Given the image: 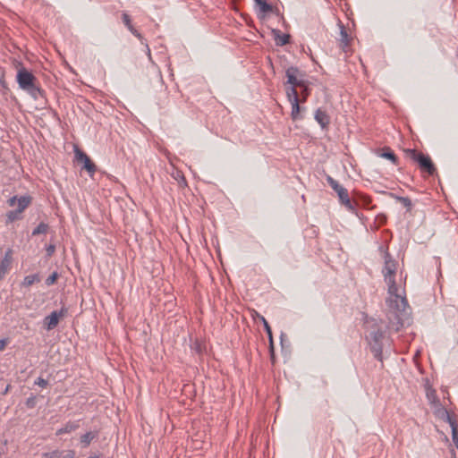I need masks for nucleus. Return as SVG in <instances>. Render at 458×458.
Instances as JSON below:
<instances>
[{"mask_svg":"<svg viewBox=\"0 0 458 458\" xmlns=\"http://www.w3.org/2000/svg\"><path fill=\"white\" fill-rule=\"evenodd\" d=\"M385 266L383 275L388 286V297L386 301L387 306L388 327L399 331L409 321L411 308L405 297L404 290L401 291L394 280L396 262L388 252L384 256Z\"/></svg>","mask_w":458,"mask_h":458,"instance_id":"nucleus-1","label":"nucleus"},{"mask_svg":"<svg viewBox=\"0 0 458 458\" xmlns=\"http://www.w3.org/2000/svg\"><path fill=\"white\" fill-rule=\"evenodd\" d=\"M16 81L19 87L35 100L43 96V90L38 83V79L27 69L22 67L18 70Z\"/></svg>","mask_w":458,"mask_h":458,"instance_id":"nucleus-2","label":"nucleus"},{"mask_svg":"<svg viewBox=\"0 0 458 458\" xmlns=\"http://www.w3.org/2000/svg\"><path fill=\"white\" fill-rule=\"evenodd\" d=\"M404 153L407 157L419 165L421 171L428 173L429 175H433L436 173L435 165L428 155L410 148L404 149Z\"/></svg>","mask_w":458,"mask_h":458,"instance_id":"nucleus-3","label":"nucleus"},{"mask_svg":"<svg viewBox=\"0 0 458 458\" xmlns=\"http://www.w3.org/2000/svg\"><path fill=\"white\" fill-rule=\"evenodd\" d=\"M385 338L384 333L379 330H373L369 333V344L370 346V350L374 354V357L383 362V340Z\"/></svg>","mask_w":458,"mask_h":458,"instance_id":"nucleus-4","label":"nucleus"},{"mask_svg":"<svg viewBox=\"0 0 458 458\" xmlns=\"http://www.w3.org/2000/svg\"><path fill=\"white\" fill-rule=\"evenodd\" d=\"M427 399L428 400L429 403L434 406L436 409L435 413L436 415L440 418L441 420L446 421L449 420L450 418L453 416L448 412V411L443 407L441 404L439 399L437 398V392L435 389L428 387L427 389Z\"/></svg>","mask_w":458,"mask_h":458,"instance_id":"nucleus-5","label":"nucleus"},{"mask_svg":"<svg viewBox=\"0 0 458 458\" xmlns=\"http://www.w3.org/2000/svg\"><path fill=\"white\" fill-rule=\"evenodd\" d=\"M285 76L287 78L286 83L291 87L301 88V86H305L306 81L302 78L301 74V71L293 66L289 67L285 72Z\"/></svg>","mask_w":458,"mask_h":458,"instance_id":"nucleus-6","label":"nucleus"},{"mask_svg":"<svg viewBox=\"0 0 458 458\" xmlns=\"http://www.w3.org/2000/svg\"><path fill=\"white\" fill-rule=\"evenodd\" d=\"M68 310L63 307L59 311L55 310L47 316L44 319L45 328L47 330H52L55 328L59 323L60 318H64L67 314Z\"/></svg>","mask_w":458,"mask_h":458,"instance_id":"nucleus-7","label":"nucleus"},{"mask_svg":"<svg viewBox=\"0 0 458 458\" xmlns=\"http://www.w3.org/2000/svg\"><path fill=\"white\" fill-rule=\"evenodd\" d=\"M339 201L344 205L347 210L357 215L356 212V202H352L349 197L348 191L344 187H340L337 191Z\"/></svg>","mask_w":458,"mask_h":458,"instance_id":"nucleus-8","label":"nucleus"},{"mask_svg":"<svg viewBox=\"0 0 458 458\" xmlns=\"http://www.w3.org/2000/svg\"><path fill=\"white\" fill-rule=\"evenodd\" d=\"M75 157L78 162L83 163V168L92 176L96 172V165L91 161L89 157L80 149L75 150Z\"/></svg>","mask_w":458,"mask_h":458,"instance_id":"nucleus-9","label":"nucleus"},{"mask_svg":"<svg viewBox=\"0 0 458 458\" xmlns=\"http://www.w3.org/2000/svg\"><path fill=\"white\" fill-rule=\"evenodd\" d=\"M31 202V197L30 196H13L8 200L10 207H17L16 210L21 214L29 207Z\"/></svg>","mask_w":458,"mask_h":458,"instance_id":"nucleus-10","label":"nucleus"},{"mask_svg":"<svg viewBox=\"0 0 458 458\" xmlns=\"http://www.w3.org/2000/svg\"><path fill=\"white\" fill-rule=\"evenodd\" d=\"M122 19H123V21L124 25L127 27V29L136 38H138L142 44H144L146 46L147 54H148V55L149 57V59H150L151 58V55H150V49L148 47V45L147 43H145V39L142 37V35L132 26L130 16L126 13H123V15H122Z\"/></svg>","mask_w":458,"mask_h":458,"instance_id":"nucleus-11","label":"nucleus"},{"mask_svg":"<svg viewBox=\"0 0 458 458\" xmlns=\"http://www.w3.org/2000/svg\"><path fill=\"white\" fill-rule=\"evenodd\" d=\"M339 29H340V38H339V43L340 47L343 49L344 52H347L351 38L348 35L344 26L342 22H339Z\"/></svg>","mask_w":458,"mask_h":458,"instance_id":"nucleus-12","label":"nucleus"},{"mask_svg":"<svg viewBox=\"0 0 458 458\" xmlns=\"http://www.w3.org/2000/svg\"><path fill=\"white\" fill-rule=\"evenodd\" d=\"M315 120L322 129L327 128L330 123V117L326 111L318 108L315 113Z\"/></svg>","mask_w":458,"mask_h":458,"instance_id":"nucleus-13","label":"nucleus"},{"mask_svg":"<svg viewBox=\"0 0 458 458\" xmlns=\"http://www.w3.org/2000/svg\"><path fill=\"white\" fill-rule=\"evenodd\" d=\"M12 263V256H11V250H8L4 258L0 262V281L4 276V275L7 273L10 266Z\"/></svg>","mask_w":458,"mask_h":458,"instance_id":"nucleus-14","label":"nucleus"},{"mask_svg":"<svg viewBox=\"0 0 458 458\" xmlns=\"http://www.w3.org/2000/svg\"><path fill=\"white\" fill-rule=\"evenodd\" d=\"M300 102H302L301 99L291 101L292 105V112H291V117L293 121L300 120L302 118L301 115V107L300 106Z\"/></svg>","mask_w":458,"mask_h":458,"instance_id":"nucleus-15","label":"nucleus"},{"mask_svg":"<svg viewBox=\"0 0 458 458\" xmlns=\"http://www.w3.org/2000/svg\"><path fill=\"white\" fill-rule=\"evenodd\" d=\"M254 2L256 6L259 7V15H264L266 13L272 12L273 10L272 5L267 3L265 0H254Z\"/></svg>","mask_w":458,"mask_h":458,"instance_id":"nucleus-16","label":"nucleus"},{"mask_svg":"<svg viewBox=\"0 0 458 458\" xmlns=\"http://www.w3.org/2000/svg\"><path fill=\"white\" fill-rule=\"evenodd\" d=\"M273 34L277 46H284L289 43L290 36L288 34H282L278 30H274Z\"/></svg>","mask_w":458,"mask_h":458,"instance_id":"nucleus-17","label":"nucleus"},{"mask_svg":"<svg viewBox=\"0 0 458 458\" xmlns=\"http://www.w3.org/2000/svg\"><path fill=\"white\" fill-rule=\"evenodd\" d=\"M260 319L264 325V328L268 335L269 343H270V352L272 358L274 357V345H273V335H272V330L268 324V322L266 320L264 317H260Z\"/></svg>","mask_w":458,"mask_h":458,"instance_id":"nucleus-18","label":"nucleus"},{"mask_svg":"<svg viewBox=\"0 0 458 458\" xmlns=\"http://www.w3.org/2000/svg\"><path fill=\"white\" fill-rule=\"evenodd\" d=\"M78 428H79V425L77 423L68 422L64 425V427L59 428L56 431V435L60 436L63 434L71 433V432L74 431L75 429H77Z\"/></svg>","mask_w":458,"mask_h":458,"instance_id":"nucleus-19","label":"nucleus"},{"mask_svg":"<svg viewBox=\"0 0 458 458\" xmlns=\"http://www.w3.org/2000/svg\"><path fill=\"white\" fill-rule=\"evenodd\" d=\"M38 282H40V277H39V276L38 274L29 275V276L24 277V279H23V281L21 283V285L25 286V287H30L33 284L38 283Z\"/></svg>","mask_w":458,"mask_h":458,"instance_id":"nucleus-20","label":"nucleus"},{"mask_svg":"<svg viewBox=\"0 0 458 458\" xmlns=\"http://www.w3.org/2000/svg\"><path fill=\"white\" fill-rule=\"evenodd\" d=\"M380 157L391 160L394 164H397V157L390 148H383Z\"/></svg>","mask_w":458,"mask_h":458,"instance_id":"nucleus-21","label":"nucleus"},{"mask_svg":"<svg viewBox=\"0 0 458 458\" xmlns=\"http://www.w3.org/2000/svg\"><path fill=\"white\" fill-rule=\"evenodd\" d=\"M286 96L289 102L300 99L299 92L296 87H288L286 89Z\"/></svg>","mask_w":458,"mask_h":458,"instance_id":"nucleus-22","label":"nucleus"},{"mask_svg":"<svg viewBox=\"0 0 458 458\" xmlns=\"http://www.w3.org/2000/svg\"><path fill=\"white\" fill-rule=\"evenodd\" d=\"M391 197L394 198L397 201L402 203L408 210L411 208L412 203L411 200L408 197H400L396 196L394 193H390Z\"/></svg>","mask_w":458,"mask_h":458,"instance_id":"nucleus-23","label":"nucleus"},{"mask_svg":"<svg viewBox=\"0 0 458 458\" xmlns=\"http://www.w3.org/2000/svg\"><path fill=\"white\" fill-rule=\"evenodd\" d=\"M48 231V225L41 222L33 231L32 235L45 234Z\"/></svg>","mask_w":458,"mask_h":458,"instance_id":"nucleus-24","label":"nucleus"},{"mask_svg":"<svg viewBox=\"0 0 458 458\" xmlns=\"http://www.w3.org/2000/svg\"><path fill=\"white\" fill-rule=\"evenodd\" d=\"M95 437L96 435L93 432H87L81 436V442L84 446H88Z\"/></svg>","mask_w":458,"mask_h":458,"instance_id":"nucleus-25","label":"nucleus"},{"mask_svg":"<svg viewBox=\"0 0 458 458\" xmlns=\"http://www.w3.org/2000/svg\"><path fill=\"white\" fill-rule=\"evenodd\" d=\"M301 97L300 98L302 102L306 101L308 96L310 95V89L308 86V82H305V86H301Z\"/></svg>","mask_w":458,"mask_h":458,"instance_id":"nucleus-26","label":"nucleus"},{"mask_svg":"<svg viewBox=\"0 0 458 458\" xmlns=\"http://www.w3.org/2000/svg\"><path fill=\"white\" fill-rule=\"evenodd\" d=\"M174 178L178 181L180 186L187 185L185 177L180 171H176V173L174 174Z\"/></svg>","mask_w":458,"mask_h":458,"instance_id":"nucleus-27","label":"nucleus"},{"mask_svg":"<svg viewBox=\"0 0 458 458\" xmlns=\"http://www.w3.org/2000/svg\"><path fill=\"white\" fill-rule=\"evenodd\" d=\"M327 181L328 182V184L330 185V187L335 191H337L338 189L340 187H342L341 184L338 183L337 181H335L334 178H332L331 176L327 175Z\"/></svg>","mask_w":458,"mask_h":458,"instance_id":"nucleus-28","label":"nucleus"},{"mask_svg":"<svg viewBox=\"0 0 458 458\" xmlns=\"http://www.w3.org/2000/svg\"><path fill=\"white\" fill-rule=\"evenodd\" d=\"M58 278V273L57 272H53L47 279H46V284L47 286H50L52 284H54L56 280Z\"/></svg>","mask_w":458,"mask_h":458,"instance_id":"nucleus-29","label":"nucleus"},{"mask_svg":"<svg viewBox=\"0 0 458 458\" xmlns=\"http://www.w3.org/2000/svg\"><path fill=\"white\" fill-rule=\"evenodd\" d=\"M60 456V450H54L52 452H47L42 454L41 458H59Z\"/></svg>","mask_w":458,"mask_h":458,"instance_id":"nucleus-30","label":"nucleus"},{"mask_svg":"<svg viewBox=\"0 0 458 458\" xmlns=\"http://www.w3.org/2000/svg\"><path fill=\"white\" fill-rule=\"evenodd\" d=\"M20 214L21 213L18 212L16 209L11 210L7 213V217H8L9 221L13 222V221L20 218Z\"/></svg>","mask_w":458,"mask_h":458,"instance_id":"nucleus-31","label":"nucleus"},{"mask_svg":"<svg viewBox=\"0 0 458 458\" xmlns=\"http://www.w3.org/2000/svg\"><path fill=\"white\" fill-rule=\"evenodd\" d=\"M75 453L72 450L60 451L59 458H74Z\"/></svg>","mask_w":458,"mask_h":458,"instance_id":"nucleus-32","label":"nucleus"},{"mask_svg":"<svg viewBox=\"0 0 458 458\" xmlns=\"http://www.w3.org/2000/svg\"><path fill=\"white\" fill-rule=\"evenodd\" d=\"M36 405V397L35 396H31L30 398L27 399L26 401V406L28 408H34Z\"/></svg>","mask_w":458,"mask_h":458,"instance_id":"nucleus-33","label":"nucleus"},{"mask_svg":"<svg viewBox=\"0 0 458 458\" xmlns=\"http://www.w3.org/2000/svg\"><path fill=\"white\" fill-rule=\"evenodd\" d=\"M35 385H38L40 387H47V386L48 385V382L47 380L42 378V377H38L36 381H35Z\"/></svg>","mask_w":458,"mask_h":458,"instance_id":"nucleus-34","label":"nucleus"},{"mask_svg":"<svg viewBox=\"0 0 458 458\" xmlns=\"http://www.w3.org/2000/svg\"><path fill=\"white\" fill-rule=\"evenodd\" d=\"M360 201H361V205L366 208L369 206V204L371 202V199L368 196H360Z\"/></svg>","mask_w":458,"mask_h":458,"instance_id":"nucleus-35","label":"nucleus"},{"mask_svg":"<svg viewBox=\"0 0 458 458\" xmlns=\"http://www.w3.org/2000/svg\"><path fill=\"white\" fill-rule=\"evenodd\" d=\"M55 247L54 245H49L47 248V252L48 256H51L55 252Z\"/></svg>","mask_w":458,"mask_h":458,"instance_id":"nucleus-36","label":"nucleus"},{"mask_svg":"<svg viewBox=\"0 0 458 458\" xmlns=\"http://www.w3.org/2000/svg\"><path fill=\"white\" fill-rule=\"evenodd\" d=\"M6 346V341L4 339L0 340V351H3Z\"/></svg>","mask_w":458,"mask_h":458,"instance_id":"nucleus-37","label":"nucleus"},{"mask_svg":"<svg viewBox=\"0 0 458 458\" xmlns=\"http://www.w3.org/2000/svg\"><path fill=\"white\" fill-rule=\"evenodd\" d=\"M377 219H379V222L381 224L385 223L386 222V216L384 215H381L377 217Z\"/></svg>","mask_w":458,"mask_h":458,"instance_id":"nucleus-38","label":"nucleus"},{"mask_svg":"<svg viewBox=\"0 0 458 458\" xmlns=\"http://www.w3.org/2000/svg\"><path fill=\"white\" fill-rule=\"evenodd\" d=\"M10 388H11V386H10V385H7V386L5 387V389H4V393H3V394H6L9 392Z\"/></svg>","mask_w":458,"mask_h":458,"instance_id":"nucleus-39","label":"nucleus"},{"mask_svg":"<svg viewBox=\"0 0 458 458\" xmlns=\"http://www.w3.org/2000/svg\"><path fill=\"white\" fill-rule=\"evenodd\" d=\"M89 458H99V457H98V456H90Z\"/></svg>","mask_w":458,"mask_h":458,"instance_id":"nucleus-40","label":"nucleus"}]
</instances>
